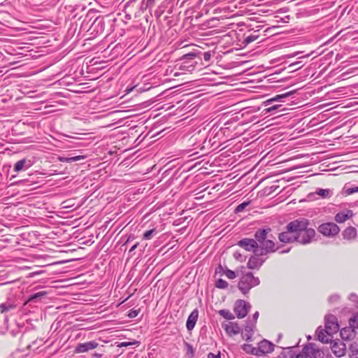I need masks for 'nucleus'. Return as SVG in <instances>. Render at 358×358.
<instances>
[{"label":"nucleus","mask_w":358,"mask_h":358,"mask_svg":"<svg viewBox=\"0 0 358 358\" xmlns=\"http://www.w3.org/2000/svg\"><path fill=\"white\" fill-rule=\"evenodd\" d=\"M309 226L310 222L306 218L294 220L287 224L285 231L279 234L278 238L285 243L297 242L301 245L309 244L315 236V229Z\"/></svg>","instance_id":"1"},{"label":"nucleus","mask_w":358,"mask_h":358,"mask_svg":"<svg viewBox=\"0 0 358 358\" xmlns=\"http://www.w3.org/2000/svg\"><path fill=\"white\" fill-rule=\"evenodd\" d=\"M271 229H258L255 234V241L260 248V255H267L276 251L275 243L272 240L268 239V234Z\"/></svg>","instance_id":"2"},{"label":"nucleus","mask_w":358,"mask_h":358,"mask_svg":"<svg viewBox=\"0 0 358 358\" xmlns=\"http://www.w3.org/2000/svg\"><path fill=\"white\" fill-rule=\"evenodd\" d=\"M260 283L258 277H255L251 272L246 273L240 278L238 284V289L243 294H248L250 290Z\"/></svg>","instance_id":"3"},{"label":"nucleus","mask_w":358,"mask_h":358,"mask_svg":"<svg viewBox=\"0 0 358 358\" xmlns=\"http://www.w3.org/2000/svg\"><path fill=\"white\" fill-rule=\"evenodd\" d=\"M324 352L315 348V344L310 343L303 347L302 351L299 353L296 358H323Z\"/></svg>","instance_id":"4"},{"label":"nucleus","mask_w":358,"mask_h":358,"mask_svg":"<svg viewBox=\"0 0 358 358\" xmlns=\"http://www.w3.org/2000/svg\"><path fill=\"white\" fill-rule=\"evenodd\" d=\"M237 245L248 252H252L255 255H260V248L255 239L243 238L238 242Z\"/></svg>","instance_id":"5"},{"label":"nucleus","mask_w":358,"mask_h":358,"mask_svg":"<svg viewBox=\"0 0 358 358\" xmlns=\"http://www.w3.org/2000/svg\"><path fill=\"white\" fill-rule=\"evenodd\" d=\"M318 231L325 236L333 237L338 234L340 229L334 222H327L320 224L318 227Z\"/></svg>","instance_id":"6"},{"label":"nucleus","mask_w":358,"mask_h":358,"mask_svg":"<svg viewBox=\"0 0 358 358\" xmlns=\"http://www.w3.org/2000/svg\"><path fill=\"white\" fill-rule=\"evenodd\" d=\"M251 306L244 300L238 299L235 302L234 310L238 318H243L248 313Z\"/></svg>","instance_id":"7"},{"label":"nucleus","mask_w":358,"mask_h":358,"mask_svg":"<svg viewBox=\"0 0 358 358\" xmlns=\"http://www.w3.org/2000/svg\"><path fill=\"white\" fill-rule=\"evenodd\" d=\"M325 328L328 332L331 334L337 333L339 330L338 320L334 315H328L325 317Z\"/></svg>","instance_id":"8"},{"label":"nucleus","mask_w":358,"mask_h":358,"mask_svg":"<svg viewBox=\"0 0 358 358\" xmlns=\"http://www.w3.org/2000/svg\"><path fill=\"white\" fill-rule=\"evenodd\" d=\"M105 29V22L103 17H96L93 23L92 24L90 31H91L92 34H94L95 36L101 34Z\"/></svg>","instance_id":"9"},{"label":"nucleus","mask_w":358,"mask_h":358,"mask_svg":"<svg viewBox=\"0 0 358 358\" xmlns=\"http://www.w3.org/2000/svg\"><path fill=\"white\" fill-rule=\"evenodd\" d=\"M99 346V343L95 341L79 343L74 350L75 353L87 352L91 350H94Z\"/></svg>","instance_id":"10"},{"label":"nucleus","mask_w":358,"mask_h":358,"mask_svg":"<svg viewBox=\"0 0 358 358\" xmlns=\"http://www.w3.org/2000/svg\"><path fill=\"white\" fill-rule=\"evenodd\" d=\"M264 255H252L248 262L247 266L250 269H259V268L262 266L265 259L260 258V256H263Z\"/></svg>","instance_id":"11"},{"label":"nucleus","mask_w":358,"mask_h":358,"mask_svg":"<svg viewBox=\"0 0 358 358\" xmlns=\"http://www.w3.org/2000/svg\"><path fill=\"white\" fill-rule=\"evenodd\" d=\"M316 335L317 339L323 343H328L332 339L333 334L328 332L327 329H322L319 327L316 330Z\"/></svg>","instance_id":"12"},{"label":"nucleus","mask_w":358,"mask_h":358,"mask_svg":"<svg viewBox=\"0 0 358 358\" xmlns=\"http://www.w3.org/2000/svg\"><path fill=\"white\" fill-rule=\"evenodd\" d=\"M274 350V345L266 340H264L259 343L257 350L259 353V356H262L266 353H269L273 352Z\"/></svg>","instance_id":"13"},{"label":"nucleus","mask_w":358,"mask_h":358,"mask_svg":"<svg viewBox=\"0 0 358 358\" xmlns=\"http://www.w3.org/2000/svg\"><path fill=\"white\" fill-rule=\"evenodd\" d=\"M226 333L230 336L238 334L241 331V327L236 322H228L222 325Z\"/></svg>","instance_id":"14"},{"label":"nucleus","mask_w":358,"mask_h":358,"mask_svg":"<svg viewBox=\"0 0 358 358\" xmlns=\"http://www.w3.org/2000/svg\"><path fill=\"white\" fill-rule=\"evenodd\" d=\"M331 348L334 355L338 357L343 356L346 352V345L342 341L334 343Z\"/></svg>","instance_id":"15"},{"label":"nucleus","mask_w":358,"mask_h":358,"mask_svg":"<svg viewBox=\"0 0 358 358\" xmlns=\"http://www.w3.org/2000/svg\"><path fill=\"white\" fill-rule=\"evenodd\" d=\"M32 166L31 160L22 159L17 162L14 165V171L20 172L29 169Z\"/></svg>","instance_id":"16"},{"label":"nucleus","mask_w":358,"mask_h":358,"mask_svg":"<svg viewBox=\"0 0 358 358\" xmlns=\"http://www.w3.org/2000/svg\"><path fill=\"white\" fill-rule=\"evenodd\" d=\"M16 299L14 295H10L8 298V301L1 303V313L9 311L14 309L17 306Z\"/></svg>","instance_id":"17"},{"label":"nucleus","mask_w":358,"mask_h":358,"mask_svg":"<svg viewBox=\"0 0 358 358\" xmlns=\"http://www.w3.org/2000/svg\"><path fill=\"white\" fill-rule=\"evenodd\" d=\"M198 316H199V312L196 309L194 310L190 313V315H189V317L187 318V323H186V327L188 330L190 331L194 329V327L196 323Z\"/></svg>","instance_id":"18"},{"label":"nucleus","mask_w":358,"mask_h":358,"mask_svg":"<svg viewBox=\"0 0 358 358\" xmlns=\"http://www.w3.org/2000/svg\"><path fill=\"white\" fill-rule=\"evenodd\" d=\"M357 234V229L353 227H348L342 232L343 238L348 241L354 240L356 238Z\"/></svg>","instance_id":"19"},{"label":"nucleus","mask_w":358,"mask_h":358,"mask_svg":"<svg viewBox=\"0 0 358 358\" xmlns=\"http://www.w3.org/2000/svg\"><path fill=\"white\" fill-rule=\"evenodd\" d=\"M340 334L343 340H350L355 337V331L350 327H345L341 329Z\"/></svg>","instance_id":"20"},{"label":"nucleus","mask_w":358,"mask_h":358,"mask_svg":"<svg viewBox=\"0 0 358 358\" xmlns=\"http://www.w3.org/2000/svg\"><path fill=\"white\" fill-rule=\"evenodd\" d=\"M352 215V211L350 210H346L345 212H340L335 215V220L338 223H343L351 217Z\"/></svg>","instance_id":"21"},{"label":"nucleus","mask_w":358,"mask_h":358,"mask_svg":"<svg viewBox=\"0 0 358 358\" xmlns=\"http://www.w3.org/2000/svg\"><path fill=\"white\" fill-rule=\"evenodd\" d=\"M85 158V156L84 155H77L74 157H59L58 159L61 162L73 163L77 161L84 159Z\"/></svg>","instance_id":"22"},{"label":"nucleus","mask_w":358,"mask_h":358,"mask_svg":"<svg viewBox=\"0 0 358 358\" xmlns=\"http://www.w3.org/2000/svg\"><path fill=\"white\" fill-rule=\"evenodd\" d=\"M294 92L295 91H290V92H286V93H284V94H282L276 95L274 98L271 99L266 101V105L268 106V104H270L273 101H281V99H282L284 98H287V97L292 95L294 93Z\"/></svg>","instance_id":"23"},{"label":"nucleus","mask_w":358,"mask_h":358,"mask_svg":"<svg viewBox=\"0 0 358 358\" xmlns=\"http://www.w3.org/2000/svg\"><path fill=\"white\" fill-rule=\"evenodd\" d=\"M348 356L350 358H358V344L352 343L348 350Z\"/></svg>","instance_id":"24"},{"label":"nucleus","mask_w":358,"mask_h":358,"mask_svg":"<svg viewBox=\"0 0 358 358\" xmlns=\"http://www.w3.org/2000/svg\"><path fill=\"white\" fill-rule=\"evenodd\" d=\"M242 349L247 353L259 356L257 348L253 347L250 344H244L242 346Z\"/></svg>","instance_id":"25"},{"label":"nucleus","mask_w":358,"mask_h":358,"mask_svg":"<svg viewBox=\"0 0 358 358\" xmlns=\"http://www.w3.org/2000/svg\"><path fill=\"white\" fill-rule=\"evenodd\" d=\"M315 193L324 199L329 198L333 194L332 191L329 189H317Z\"/></svg>","instance_id":"26"},{"label":"nucleus","mask_w":358,"mask_h":358,"mask_svg":"<svg viewBox=\"0 0 358 358\" xmlns=\"http://www.w3.org/2000/svg\"><path fill=\"white\" fill-rule=\"evenodd\" d=\"M15 242V238L13 235H1V248H6V245L3 243H13Z\"/></svg>","instance_id":"27"},{"label":"nucleus","mask_w":358,"mask_h":358,"mask_svg":"<svg viewBox=\"0 0 358 358\" xmlns=\"http://www.w3.org/2000/svg\"><path fill=\"white\" fill-rule=\"evenodd\" d=\"M218 314L222 316L224 318L229 320H233L235 317L234 315L229 310L227 309L220 310L218 311Z\"/></svg>","instance_id":"28"},{"label":"nucleus","mask_w":358,"mask_h":358,"mask_svg":"<svg viewBox=\"0 0 358 358\" xmlns=\"http://www.w3.org/2000/svg\"><path fill=\"white\" fill-rule=\"evenodd\" d=\"M350 327L355 330L358 329V314H355L349 321Z\"/></svg>","instance_id":"29"},{"label":"nucleus","mask_w":358,"mask_h":358,"mask_svg":"<svg viewBox=\"0 0 358 358\" xmlns=\"http://www.w3.org/2000/svg\"><path fill=\"white\" fill-rule=\"evenodd\" d=\"M215 287L219 289H225L228 287V282L223 279H218L215 282Z\"/></svg>","instance_id":"30"},{"label":"nucleus","mask_w":358,"mask_h":358,"mask_svg":"<svg viewBox=\"0 0 358 358\" xmlns=\"http://www.w3.org/2000/svg\"><path fill=\"white\" fill-rule=\"evenodd\" d=\"M45 294V292H39L35 293L29 296V301H35L38 299L41 298Z\"/></svg>","instance_id":"31"},{"label":"nucleus","mask_w":358,"mask_h":358,"mask_svg":"<svg viewBox=\"0 0 358 358\" xmlns=\"http://www.w3.org/2000/svg\"><path fill=\"white\" fill-rule=\"evenodd\" d=\"M259 38L258 35H250L244 38L243 43L245 45H248L250 43L256 41Z\"/></svg>","instance_id":"32"},{"label":"nucleus","mask_w":358,"mask_h":358,"mask_svg":"<svg viewBox=\"0 0 358 358\" xmlns=\"http://www.w3.org/2000/svg\"><path fill=\"white\" fill-rule=\"evenodd\" d=\"M154 234H156L155 229H152L150 230L146 231L143 234V239H145V240L151 239V238Z\"/></svg>","instance_id":"33"},{"label":"nucleus","mask_w":358,"mask_h":358,"mask_svg":"<svg viewBox=\"0 0 358 358\" xmlns=\"http://www.w3.org/2000/svg\"><path fill=\"white\" fill-rule=\"evenodd\" d=\"M249 205V202L245 201L242 203L239 204L235 209L236 213L242 212Z\"/></svg>","instance_id":"34"},{"label":"nucleus","mask_w":358,"mask_h":358,"mask_svg":"<svg viewBox=\"0 0 358 358\" xmlns=\"http://www.w3.org/2000/svg\"><path fill=\"white\" fill-rule=\"evenodd\" d=\"M7 17H9L8 13L7 12H4V11L1 10V19L3 18L5 20V22L7 23V24H4V23L1 22V25L3 24L6 27H10L12 25V23H10V22L9 20H7L5 19Z\"/></svg>","instance_id":"35"},{"label":"nucleus","mask_w":358,"mask_h":358,"mask_svg":"<svg viewBox=\"0 0 358 358\" xmlns=\"http://www.w3.org/2000/svg\"><path fill=\"white\" fill-rule=\"evenodd\" d=\"M224 274L229 279H234L236 277L235 272L228 268L224 271Z\"/></svg>","instance_id":"36"},{"label":"nucleus","mask_w":358,"mask_h":358,"mask_svg":"<svg viewBox=\"0 0 358 358\" xmlns=\"http://www.w3.org/2000/svg\"><path fill=\"white\" fill-rule=\"evenodd\" d=\"M281 106H282L281 105H274V106H272L271 107L266 108L264 110H265L266 113H271V112H273L274 110H277L278 108H280Z\"/></svg>","instance_id":"37"},{"label":"nucleus","mask_w":358,"mask_h":358,"mask_svg":"<svg viewBox=\"0 0 358 358\" xmlns=\"http://www.w3.org/2000/svg\"><path fill=\"white\" fill-rule=\"evenodd\" d=\"M355 192H358V187H350L345 189V193L348 195L352 194Z\"/></svg>","instance_id":"38"},{"label":"nucleus","mask_w":358,"mask_h":358,"mask_svg":"<svg viewBox=\"0 0 358 358\" xmlns=\"http://www.w3.org/2000/svg\"><path fill=\"white\" fill-rule=\"evenodd\" d=\"M139 313V310H131L128 314L129 317L134 318L136 317Z\"/></svg>","instance_id":"39"},{"label":"nucleus","mask_w":358,"mask_h":358,"mask_svg":"<svg viewBox=\"0 0 358 358\" xmlns=\"http://www.w3.org/2000/svg\"><path fill=\"white\" fill-rule=\"evenodd\" d=\"M339 299V296L338 294H334V295H331L329 297V302L330 303H334V302H336L337 301H338Z\"/></svg>","instance_id":"40"},{"label":"nucleus","mask_w":358,"mask_h":358,"mask_svg":"<svg viewBox=\"0 0 358 358\" xmlns=\"http://www.w3.org/2000/svg\"><path fill=\"white\" fill-rule=\"evenodd\" d=\"M211 59V53L210 52H206L203 53V59L206 62H209Z\"/></svg>","instance_id":"41"},{"label":"nucleus","mask_w":358,"mask_h":358,"mask_svg":"<svg viewBox=\"0 0 358 358\" xmlns=\"http://www.w3.org/2000/svg\"><path fill=\"white\" fill-rule=\"evenodd\" d=\"M234 257L236 259H237V260H238V261H240V262H243V259H242V255H241V254L240 252H234Z\"/></svg>","instance_id":"42"},{"label":"nucleus","mask_w":358,"mask_h":358,"mask_svg":"<svg viewBox=\"0 0 358 358\" xmlns=\"http://www.w3.org/2000/svg\"><path fill=\"white\" fill-rule=\"evenodd\" d=\"M186 346L187 348V352L188 353L191 354L192 355H193L194 354V349L192 348V346L191 345H189V343H186Z\"/></svg>","instance_id":"43"},{"label":"nucleus","mask_w":358,"mask_h":358,"mask_svg":"<svg viewBox=\"0 0 358 358\" xmlns=\"http://www.w3.org/2000/svg\"><path fill=\"white\" fill-rule=\"evenodd\" d=\"M208 358H220V354L215 355L214 353L210 352L208 355Z\"/></svg>","instance_id":"44"},{"label":"nucleus","mask_w":358,"mask_h":358,"mask_svg":"<svg viewBox=\"0 0 358 358\" xmlns=\"http://www.w3.org/2000/svg\"><path fill=\"white\" fill-rule=\"evenodd\" d=\"M195 54L194 53H189V54H186L184 55V57L185 58H187V59H193L195 57Z\"/></svg>","instance_id":"45"},{"label":"nucleus","mask_w":358,"mask_h":358,"mask_svg":"<svg viewBox=\"0 0 358 358\" xmlns=\"http://www.w3.org/2000/svg\"><path fill=\"white\" fill-rule=\"evenodd\" d=\"M349 299L352 301H357V296L354 294H351L349 296Z\"/></svg>","instance_id":"46"},{"label":"nucleus","mask_w":358,"mask_h":358,"mask_svg":"<svg viewBox=\"0 0 358 358\" xmlns=\"http://www.w3.org/2000/svg\"><path fill=\"white\" fill-rule=\"evenodd\" d=\"M258 317H259V312L257 311L253 315V320H254L255 322L257 321Z\"/></svg>","instance_id":"47"},{"label":"nucleus","mask_w":358,"mask_h":358,"mask_svg":"<svg viewBox=\"0 0 358 358\" xmlns=\"http://www.w3.org/2000/svg\"><path fill=\"white\" fill-rule=\"evenodd\" d=\"M138 245V243H136L135 245H134L129 250V252H133L137 248Z\"/></svg>","instance_id":"48"},{"label":"nucleus","mask_w":358,"mask_h":358,"mask_svg":"<svg viewBox=\"0 0 358 358\" xmlns=\"http://www.w3.org/2000/svg\"><path fill=\"white\" fill-rule=\"evenodd\" d=\"M245 331H252V327H250V326H248V325H247V326L245 327Z\"/></svg>","instance_id":"49"},{"label":"nucleus","mask_w":358,"mask_h":358,"mask_svg":"<svg viewBox=\"0 0 358 358\" xmlns=\"http://www.w3.org/2000/svg\"><path fill=\"white\" fill-rule=\"evenodd\" d=\"M94 356L97 358H101L102 357V354L95 353Z\"/></svg>","instance_id":"50"},{"label":"nucleus","mask_w":358,"mask_h":358,"mask_svg":"<svg viewBox=\"0 0 358 358\" xmlns=\"http://www.w3.org/2000/svg\"><path fill=\"white\" fill-rule=\"evenodd\" d=\"M155 1V0H147V4L149 5V4H152Z\"/></svg>","instance_id":"51"},{"label":"nucleus","mask_w":358,"mask_h":358,"mask_svg":"<svg viewBox=\"0 0 358 358\" xmlns=\"http://www.w3.org/2000/svg\"><path fill=\"white\" fill-rule=\"evenodd\" d=\"M130 345V343H122V346H127V345Z\"/></svg>","instance_id":"52"},{"label":"nucleus","mask_w":358,"mask_h":358,"mask_svg":"<svg viewBox=\"0 0 358 358\" xmlns=\"http://www.w3.org/2000/svg\"><path fill=\"white\" fill-rule=\"evenodd\" d=\"M8 283H9V282H1V285H7Z\"/></svg>","instance_id":"53"},{"label":"nucleus","mask_w":358,"mask_h":358,"mask_svg":"<svg viewBox=\"0 0 358 358\" xmlns=\"http://www.w3.org/2000/svg\"><path fill=\"white\" fill-rule=\"evenodd\" d=\"M357 307H358V304H357Z\"/></svg>","instance_id":"54"}]
</instances>
